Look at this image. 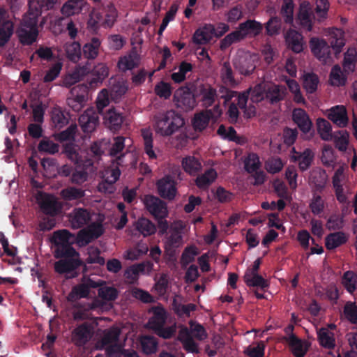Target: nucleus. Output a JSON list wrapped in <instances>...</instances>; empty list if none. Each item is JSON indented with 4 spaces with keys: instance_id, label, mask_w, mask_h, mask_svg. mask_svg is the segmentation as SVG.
Returning a JSON list of instances; mask_svg holds the SVG:
<instances>
[{
    "instance_id": "f257e3e1",
    "label": "nucleus",
    "mask_w": 357,
    "mask_h": 357,
    "mask_svg": "<svg viewBox=\"0 0 357 357\" xmlns=\"http://www.w3.org/2000/svg\"><path fill=\"white\" fill-rule=\"evenodd\" d=\"M154 129L162 137H169L185 125L182 116L174 110H168L154 116Z\"/></svg>"
},
{
    "instance_id": "f03ea898",
    "label": "nucleus",
    "mask_w": 357,
    "mask_h": 357,
    "mask_svg": "<svg viewBox=\"0 0 357 357\" xmlns=\"http://www.w3.org/2000/svg\"><path fill=\"white\" fill-rule=\"evenodd\" d=\"M70 237L73 236L66 229L54 232L51 241L56 246L54 255L56 258L77 255V252L71 246L73 242L70 241Z\"/></svg>"
},
{
    "instance_id": "7ed1b4c3",
    "label": "nucleus",
    "mask_w": 357,
    "mask_h": 357,
    "mask_svg": "<svg viewBox=\"0 0 357 357\" xmlns=\"http://www.w3.org/2000/svg\"><path fill=\"white\" fill-rule=\"evenodd\" d=\"M257 62V55L245 52L236 54L232 59L234 68L240 74L245 76H248L254 72Z\"/></svg>"
},
{
    "instance_id": "20e7f679",
    "label": "nucleus",
    "mask_w": 357,
    "mask_h": 357,
    "mask_svg": "<svg viewBox=\"0 0 357 357\" xmlns=\"http://www.w3.org/2000/svg\"><path fill=\"white\" fill-rule=\"evenodd\" d=\"M102 282H96L84 276L82 278L81 283L77 284L72 288L71 291L67 296V300L69 302L73 303L82 298H88L90 294L91 288H97L101 286Z\"/></svg>"
},
{
    "instance_id": "39448f33",
    "label": "nucleus",
    "mask_w": 357,
    "mask_h": 357,
    "mask_svg": "<svg viewBox=\"0 0 357 357\" xmlns=\"http://www.w3.org/2000/svg\"><path fill=\"white\" fill-rule=\"evenodd\" d=\"M310 47L314 56L324 65H331L333 62L331 54V46L328 43L319 38H312Z\"/></svg>"
},
{
    "instance_id": "423d86ee",
    "label": "nucleus",
    "mask_w": 357,
    "mask_h": 357,
    "mask_svg": "<svg viewBox=\"0 0 357 357\" xmlns=\"http://www.w3.org/2000/svg\"><path fill=\"white\" fill-rule=\"evenodd\" d=\"M88 100V87L85 84H78L70 89L67 98V103L74 111L81 110Z\"/></svg>"
},
{
    "instance_id": "0eeeda50",
    "label": "nucleus",
    "mask_w": 357,
    "mask_h": 357,
    "mask_svg": "<svg viewBox=\"0 0 357 357\" xmlns=\"http://www.w3.org/2000/svg\"><path fill=\"white\" fill-rule=\"evenodd\" d=\"M174 100L177 108L188 112L196 106V100L188 86L180 87L174 95Z\"/></svg>"
},
{
    "instance_id": "6e6552de",
    "label": "nucleus",
    "mask_w": 357,
    "mask_h": 357,
    "mask_svg": "<svg viewBox=\"0 0 357 357\" xmlns=\"http://www.w3.org/2000/svg\"><path fill=\"white\" fill-rule=\"evenodd\" d=\"M104 232V229L100 223H92L86 228L79 231L77 236V243L82 246L86 245L94 239L100 237Z\"/></svg>"
},
{
    "instance_id": "1a4fd4ad",
    "label": "nucleus",
    "mask_w": 357,
    "mask_h": 357,
    "mask_svg": "<svg viewBox=\"0 0 357 357\" xmlns=\"http://www.w3.org/2000/svg\"><path fill=\"white\" fill-rule=\"evenodd\" d=\"M144 203L147 211L154 218L167 217L169 212L167 204L158 197L153 195H146Z\"/></svg>"
},
{
    "instance_id": "9d476101",
    "label": "nucleus",
    "mask_w": 357,
    "mask_h": 357,
    "mask_svg": "<svg viewBox=\"0 0 357 357\" xmlns=\"http://www.w3.org/2000/svg\"><path fill=\"white\" fill-rule=\"evenodd\" d=\"M79 123L83 132L91 133L99 124V117L94 108L86 109L79 118Z\"/></svg>"
},
{
    "instance_id": "9b49d317",
    "label": "nucleus",
    "mask_w": 357,
    "mask_h": 357,
    "mask_svg": "<svg viewBox=\"0 0 357 357\" xmlns=\"http://www.w3.org/2000/svg\"><path fill=\"white\" fill-rule=\"evenodd\" d=\"M79 256L78 252L77 255L63 256V259L54 263L55 271L60 274L73 271L82 264Z\"/></svg>"
},
{
    "instance_id": "f8f14e48",
    "label": "nucleus",
    "mask_w": 357,
    "mask_h": 357,
    "mask_svg": "<svg viewBox=\"0 0 357 357\" xmlns=\"http://www.w3.org/2000/svg\"><path fill=\"white\" fill-rule=\"evenodd\" d=\"M159 195L163 199L173 200L176 194V183L170 176H165L157 182Z\"/></svg>"
},
{
    "instance_id": "ddd939ff",
    "label": "nucleus",
    "mask_w": 357,
    "mask_h": 357,
    "mask_svg": "<svg viewBox=\"0 0 357 357\" xmlns=\"http://www.w3.org/2000/svg\"><path fill=\"white\" fill-rule=\"evenodd\" d=\"M93 332L87 323H84L74 329L72 342L78 347L84 346L91 338Z\"/></svg>"
},
{
    "instance_id": "4468645a",
    "label": "nucleus",
    "mask_w": 357,
    "mask_h": 357,
    "mask_svg": "<svg viewBox=\"0 0 357 357\" xmlns=\"http://www.w3.org/2000/svg\"><path fill=\"white\" fill-rule=\"evenodd\" d=\"M292 119L304 134L310 132L312 128V122L309 115L301 108H296L293 110Z\"/></svg>"
},
{
    "instance_id": "2eb2a0df",
    "label": "nucleus",
    "mask_w": 357,
    "mask_h": 357,
    "mask_svg": "<svg viewBox=\"0 0 357 357\" xmlns=\"http://www.w3.org/2000/svg\"><path fill=\"white\" fill-rule=\"evenodd\" d=\"M38 198L42 211L48 215H55L60 210V206L56 198L51 195L40 194Z\"/></svg>"
},
{
    "instance_id": "dca6fc26",
    "label": "nucleus",
    "mask_w": 357,
    "mask_h": 357,
    "mask_svg": "<svg viewBox=\"0 0 357 357\" xmlns=\"http://www.w3.org/2000/svg\"><path fill=\"white\" fill-rule=\"evenodd\" d=\"M149 312H153V315L149 319L146 327L153 331L163 327L167 318L165 309L162 306H155L151 307Z\"/></svg>"
},
{
    "instance_id": "f3484780",
    "label": "nucleus",
    "mask_w": 357,
    "mask_h": 357,
    "mask_svg": "<svg viewBox=\"0 0 357 357\" xmlns=\"http://www.w3.org/2000/svg\"><path fill=\"white\" fill-rule=\"evenodd\" d=\"M91 220L90 213L84 208H75L69 215V221L74 229H79L87 225Z\"/></svg>"
},
{
    "instance_id": "a211bd4d",
    "label": "nucleus",
    "mask_w": 357,
    "mask_h": 357,
    "mask_svg": "<svg viewBox=\"0 0 357 357\" xmlns=\"http://www.w3.org/2000/svg\"><path fill=\"white\" fill-rule=\"evenodd\" d=\"M104 124L111 130H119L123 122V116L119 112H117L114 108L109 109L105 114Z\"/></svg>"
},
{
    "instance_id": "6ab92c4d",
    "label": "nucleus",
    "mask_w": 357,
    "mask_h": 357,
    "mask_svg": "<svg viewBox=\"0 0 357 357\" xmlns=\"http://www.w3.org/2000/svg\"><path fill=\"white\" fill-rule=\"evenodd\" d=\"M215 26L213 24H205L195 32L192 40L197 45H205L208 43L214 36Z\"/></svg>"
},
{
    "instance_id": "aec40b11",
    "label": "nucleus",
    "mask_w": 357,
    "mask_h": 357,
    "mask_svg": "<svg viewBox=\"0 0 357 357\" xmlns=\"http://www.w3.org/2000/svg\"><path fill=\"white\" fill-rule=\"evenodd\" d=\"M330 35V46L335 51V55L337 57L342 52V47L345 45L344 31L337 28H331L328 30Z\"/></svg>"
},
{
    "instance_id": "412c9836",
    "label": "nucleus",
    "mask_w": 357,
    "mask_h": 357,
    "mask_svg": "<svg viewBox=\"0 0 357 357\" xmlns=\"http://www.w3.org/2000/svg\"><path fill=\"white\" fill-rule=\"evenodd\" d=\"M264 91L265 98L272 105L284 100L287 94L285 86L282 85H270Z\"/></svg>"
},
{
    "instance_id": "4be33fe9",
    "label": "nucleus",
    "mask_w": 357,
    "mask_h": 357,
    "mask_svg": "<svg viewBox=\"0 0 357 357\" xmlns=\"http://www.w3.org/2000/svg\"><path fill=\"white\" fill-rule=\"evenodd\" d=\"M328 118L340 128L345 127L349 121L346 107L342 105L332 107L328 111Z\"/></svg>"
},
{
    "instance_id": "5701e85b",
    "label": "nucleus",
    "mask_w": 357,
    "mask_h": 357,
    "mask_svg": "<svg viewBox=\"0 0 357 357\" xmlns=\"http://www.w3.org/2000/svg\"><path fill=\"white\" fill-rule=\"evenodd\" d=\"M121 330L117 327L111 328L105 331L104 335L102 338V344L105 346L109 345L107 348L108 354H111L117 348L116 342L119 340Z\"/></svg>"
},
{
    "instance_id": "b1692460",
    "label": "nucleus",
    "mask_w": 357,
    "mask_h": 357,
    "mask_svg": "<svg viewBox=\"0 0 357 357\" xmlns=\"http://www.w3.org/2000/svg\"><path fill=\"white\" fill-rule=\"evenodd\" d=\"M178 340L183 344V348L188 352L199 353L198 346L194 341L189 330L183 327L178 332Z\"/></svg>"
},
{
    "instance_id": "393cba45",
    "label": "nucleus",
    "mask_w": 357,
    "mask_h": 357,
    "mask_svg": "<svg viewBox=\"0 0 357 357\" xmlns=\"http://www.w3.org/2000/svg\"><path fill=\"white\" fill-rule=\"evenodd\" d=\"M286 41L288 47L296 53H300L303 50V36L295 30H289L287 32Z\"/></svg>"
},
{
    "instance_id": "a878e982",
    "label": "nucleus",
    "mask_w": 357,
    "mask_h": 357,
    "mask_svg": "<svg viewBox=\"0 0 357 357\" xmlns=\"http://www.w3.org/2000/svg\"><path fill=\"white\" fill-rule=\"evenodd\" d=\"M310 3L308 1H304L300 4L298 19L302 27L307 31H310L312 28V22L310 19Z\"/></svg>"
},
{
    "instance_id": "bb28decb",
    "label": "nucleus",
    "mask_w": 357,
    "mask_h": 357,
    "mask_svg": "<svg viewBox=\"0 0 357 357\" xmlns=\"http://www.w3.org/2000/svg\"><path fill=\"white\" fill-rule=\"evenodd\" d=\"M139 55L133 49L128 56H125L119 61L118 66L123 71L132 70L139 66Z\"/></svg>"
},
{
    "instance_id": "cd10ccee",
    "label": "nucleus",
    "mask_w": 357,
    "mask_h": 357,
    "mask_svg": "<svg viewBox=\"0 0 357 357\" xmlns=\"http://www.w3.org/2000/svg\"><path fill=\"white\" fill-rule=\"evenodd\" d=\"M238 29L245 38L248 34H253L255 36L259 35L263 29V26L255 20H248L243 23H241Z\"/></svg>"
},
{
    "instance_id": "c85d7f7f",
    "label": "nucleus",
    "mask_w": 357,
    "mask_h": 357,
    "mask_svg": "<svg viewBox=\"0 0 357 357\" xmlns=\"http://www.w3.org/2000/svg\"><path fill=\"white\" fill-rule=\"evenodd\" d=\"M17 33L19 40L22 44L29 45L36 40L38 31V29L20 27L17 31Z\"/></svg>"
},
{
    "instance_id": "c756f323",
    "label": "nucleus",
    "mask_w": 357,
    "mask_h": 357,
    "mask_svg": "<svg viewBox=\"0 0 357 357\" xmlns=\"http://www.w3.org/2000/svg\"><path fill=\"white\" fill-rule=\"evenodd\" d=\"M327 178V174L324 169L316 168L310 172L309 181L315 186L317 190H321L325 187Z\"/></svg>"
},
{
    "instance_id": "7c9ffc66",
    "label": "nucleus",
    "mask_w": 357,
    "mask_h": 357,
    "mask_svg": "<svg viewBox=\"0 0 357 357\" xmlns=\"http://www.w3.org/2000/svg\"><path fill=\"white\" fill-rule=\"evenodd\" d=\"M325 240L326 248L328 250H333L344 244L347 241V238L344 233L339 231L328 234Z\"/></svg>"
},
{
    "instance_id": "2f4dec72",
    "label": "nucleus",
    "mask_w": 357,
    "mask_h": 357,
    "mask_svg": "<svg viewBox=\"0 0 357 357\" xmlns=\"http://www.w3.org/2000/svg\"><path fill=\"white\" fill-rule=\"evenodd\" d=\"M136 229L144 236H149L155 233V225L146 218H140L135 224Z\"/></svg>"
},
{
    "instance_id": "473e14b6",
    "label": "nucleus",
    "mask_w": 357,
    "mask_h": 357,
    "mask_svg": "<svg viewBox=\"0 0 357 357\" xmlns=\"http://www.w3.org/2000/svg\"><path fill=\"white\" fill-rule=\"evenodd\" d=\"M182 167L187 173L192 176L197 174L202 169L201 162L194 156L183 158Z\"/></svg>"
},
{
    "instance_id": "72a5a7b5",
    "label": "nucleus",
    "mask_w": 357,
    "mask_h": 357,
    "mask_svg": "<svg viewBox=\"0 0 357 357\" xmlns=\"http://www.w3.org/2000/svg\"><path fill=\"white\" fill-rule=\"evenodd\" d=\"M208 113L210 114V112L204 110L195 114L192 124L195 131L202 132L206 128L211 119Z\"/></svg>"
},
{
    "instance_id": "f704fd0d",
    "label": "nucleus",
    "mask_w": 357,
    "mask_h": 357,
    "mask_svg": "<svg viewBox=\"0 0 357 357\" xmlns=\"http://www.w3.org/2000/svg\"><path fill=\"white\" fill-rule=\"evenodd\" d=\"M60 195L66 201L79 200L85 196V190L82 188L70 186L61 190Z\"/></svg>"
},
{
    "instance_id": "c9c22d12",
    "label": "nucleus",
    "mask_w": 357,
    "mask_h": 357,
    "mask_svg": "<svg viewBox=\"0 0 357 357\" xmlns=\"http://www.w3.org/2000/svg\"><path fill=\"white\" fill-rule=\"evenodd\" d=\"M93 78L89 82L91 86L99 82H102L109 75L108 68L103 63H98L92 70Z\"/></svg>"
},
{
    "instance_id": "e433bc0d",
    "label": "nucleus",
    "mask_w": 357,
    "mask_h": 357,
    "mask_svg": "<svg viewBox=\"0 0 357 357\" xmlns=\"http://www.w3.org/2000/svg\"><path fill=\"white\" fill-rule=\"evenodd\" d=\"M217 178V173L214 169H209L204 174L199 175L195 179L197 186L200 189L207 188Z\"/></svg>"
},
{
    "instance_id": "4c0bfd02",
    "label": "nucleus",
    "mask_w": 357,
    "mask_h": 357,
    "mask_svg": "<svg viewBox=\"0 0 357 357\" xmlns=\"http://www.w3.org/2000/svg\"><path fill=\"white\" fill-rule=\"evenodd\" d=\"M221 78L222 82L229 86L234 87L238 84V82L234 78L231 66L229 61H225L222 64Z\"/></svg>"
},
{
    "instance_id": "58836bf2",
    "label": "nucleus",
    "mask_w": 357,
    "mask_h": 357,
    "mask_svg": "<svg viewBox=\"0 0 357 357\" xmlns=\"http://www.w3.org/2000/svg\"><path fill=\"white\" fill-rule=\"evenodd\" d=\"M357 61V51L355 48L350 47L344 54L343 61V69L344 72H353L355 69Z\"/></svg>"
},
{
    "instance_id": "ea45409f",
    "label": "nucleus",
    "mask_w": 357,
    "mask_h": 357,
    "mask_svg": "<svg viewBox=\"0 0 357 357\" xmlns=\"http://www.w3.org/2000/svg\"><path fill=\"white\" fill-rule=\"evenodd\" d=\"M181 298L178 296H174L172 302V309L178 316L186 315L190 317V311L196 309V305L192 303L183 305L180 303Z\"/></svg>"
},
{
    "instance_id": "a19ab883",
    "label": "nucleus",
    "mask_w": 357,
    "mask_h": 357,
    "mask_svg": "<svg viewBox=\"0 0 357 357\" xmlns=\"http://www.w3.org/2000/svg\"><path fill=\"white\" fill-rule=\"evenodd\" d=\"M317 126L318 133L323 140L329 141L332 139V128L327 120L319 118L317 120Z\"/></svg>"
},
{
    "instance_id": "79ce46f5",
    "label": "nucleus",
    "mask_w": 357,
    "mask_h": 357,
    "mask_svg": "<svg viewBox=\"0 0 357 357\" xmlns=\"http://www.w3.org/2000/svg\"><path fill=\"white\" fill-rule=\"evenodd\" d=\"M289 346L291 348L292 353L296 357H303L307 348L303 345V343L294 334H291L288 339Z\"/></svg>"
},
{
    "instance_id": "37998d69",
    "label": "nucleus",
    "mask_w": 357,
    "mask_h": 357,
    "mask_svg": "<svg viewBox=\"0 0 357 357\" xmlns=\"http://www.w3.org/2000/svg\"><path fill=\"white\" fill-rule=\"evenodd\" d=\"M347 78L341 70L339 65H335L330 73L329 82L331 85L335 86H344Z\"/></svg>"
},
{
    "instance_id": "c03bdc74",
    "label": "nucleus",
    "mask_w": 357,
    "mask_h": 357,
    "mask_svg": "<svg viewBox=\"0 0 357 357\" xmlns=\"http://www.w3.org/2000/svg\"><path fill=\"white\" fill-rule=\"evenodd\" d=\"M14 24L10 20L3 22L0 28V47H3L13 33Z\"/></svg>"
},
{
    "instance_id": "a18cd8bd",
    "label": "nucleus",
    "mask_w": 357,
    "mask_h": 357,
    "mask_svg": "<svg viewBox=\"0 0 357 357\" xmlns=\"http://www.w3.org/2000/svg\"><path fill=\"white\" fill-rule=\"evenodd\" d=\"M144 139V150L150 158H156V155L153 150V134L150 129H142L141 130Z\"/></svg>"
},
{
    "instance_id": "49530a36",
    "label": "nucleus",
    "mask_w": 357,
    "mask_h": 357,
    "mask_svg": "<svg viewBox=\"0 0 357 357\" xmlns=\"http://www.w3.org/2000/svg\"><path fill=\"white\" fill-rule=\"evenodd\" d=\"M40 13V11L37 9L35 11L30 10L23 17L20 27L38 29V17Z\"/></svg>"
},
{
    "instance_id": "de8ad7c7",
    "label": "nucleus",
    "mask_w": 357,
    "mask_h": 357,
    "mask_svg": "<svg viewBox=\"0 0 357 357\" xmlns=\"http://www.w3.org/2000/svg\"><path fill=\"white\" fill-rule=\"evenodd\" d=\"M102 282V285L100 286V288L98 289L99 298L104 300L105 301H114L118 296V291L116 290V289L112 287L103 286L105 282Z\"/></svg>"
},
{
    "instance_id": "09e8293b",
    "label": "nucleus",
    "mask_w": 357,
    "mask_h": 357,
    "mask_svg": "<svg viewBox=\"0 0 357 357\" xmlns=\"http://www.w3.org/2000/svg\"><path fill=\"white\" fill-rule=\"evenodd\" d=\"M303 88L307 93H312L317 89L319 84V77L314 73H306L303 76Z\"/></svg>"
},
{
    "instance_id": "8fccbe9b",
    "label": "nucleus",
    "mask_w": 357,
    "mask_h": 357,
    "mask_svg": "<svg viewBox=\"0 0 357 357\" xmlns=\"http://www.w3.org/2000/svg\"><path fill=\"white\" fill-rule=\"evenodd\" d=\"M244 280L249 287H258L264 289L269 286L268 280L260 275H245Z\"/></svg>"
},
{
    "instance_id": "3c124183",
    "label": "nucleus",
    "mask_w": 357,
    "mask_h": 357,
    "mask_svg": "<svg viewBox=\"0 0 357 357\" xmlns=\"http://www.w3.org/2000/svg\"><path fill=\"white\" fill-rule=\"evenodd\" d=\"M342 283L349 292H354L356 289L357 275L350 271L345 272L342 278Z\"/></svg>"
},
{
    "instance_id": "603ef678",
    "label": "nucleus",
    "mask_w": 357,
    "mask_h": 357,
    "mask_svg": "<svg viewBox=\"0 0 357 357\" xmlns=\"http://www.w3.org/2000/svg\"><path fill=\"white\" fill-rule=\"evenodd\" d=\"M200 93L202 95V101L207 106H211L215 101L216 96V90L211 86H200Z\"/></svg>"
},
{
    "instance_id": "864d4df0",
    "label": "nucleus",
    "mask_w": 357,
    "mask_h": 357,
    "mask_svg": "<svg viewBox=\"0 0 357 357\" xmlns=\"http://www.w3.org/2000/svg\"><path fill=\"white\" fill-rule=\"evenodd\" d=\"M65 50L67 57L72 61H77L81 56L80 45L77 42L66 43Z\"/></svg>"
},
{
    "instance_id": "5fc2aeb1",
    "label": "nucleus",
    "mask_w": 357,
    "mask_h": 357,
    "mask_svg": "<svg viewBox=\"0 0 357 357\" xmlns=\"http://www.w3.org/2000/svg\"><path fill=\"white\" fill-rule=\"evenodd\" d=\"M244 39L243 34L239 31L238 28L226 36L220 42V48L224 50L229 47L232 43L240 41Z\"/></svg>"
},
{
    "instance_id": "6e6d98bb",
    "label": "nucleus",
    "mask_w": 357,
    "mask_h": 357,
    "mask_svg": "<svg viewBox=\"0 0 357 357\" xmlns=\"http://www.w3.org/2000/svg\"><path fill=\"white\" fill-rule=\"evenodd\" d=\"M127 90L128 86L125 82H114L111 86L110 96L113 100H118L126 93Z\"/></svg>"
},
{
    "instance_id": "4d7b16f0",
    "label": "nucleus",
    "mask_w": 357,
    "mask_h": 357,
    "mask_svg": "<svg viewBox=\"0 0 357 357\" xmlns=\"http://www.w3.org/2000/svg\"><path fill=\"white\" fill-rule=\"evenodd\" d=\"M298 166L301 171L307 169L314 158V153L310 149H306L302 153L299 154Z\"/></svg>"
},
{
    "instance_id": "13d9d810",
    "label": "nucleus",
    "mask_w": 357,
    "mask_h": 357,
    "mask_svg": "<svg viewBox=\"0 0 357 357\" xmlns=\"http://www.w3.org/2000/svg\"><path fill=\"white\" fill-rule=\"evenodd\" d=\"M141 344L144 352L150 354L156 351L158 342L154 337L147 335L142 337Z\"/></svg>"
},
{
    "instance_id": "bf43d9fd",
    "label": "nucleus",
    "mask_w": 357,
    "mask_h": 357,
    "mask_svg": "<svg viewBox=\"0 0 357 357\" xmlns=\"http://www.w3.org/2000/svg\"><path fill=\"white\" fill-rule=\"evenodd\" d=\"M330 3L328 0H317L314 9L318 21H322L327 17Z\"/></svg>"
},
{
    "instance_id": "052dcab7",
    "label": "nucleus",
    "mask_w": 357,
    "mask_h": 357,
    "mask_svg": "<svg viewBox=\"0 0 357 357\" xmlns=\"http://www.w3.org/2000/svg\"><path fill=\"white\" fill-rule=\"evenodd\" d=\"M59 146L58 144H56L50 139H43L38 144V150L39 152L54 154L59 151Z\"/></svg>"
},
{
    "instance_id": "680f3d73",
    "label": "nucleus",
    "mask_w": 357,
    "mask_h": 357,
    "mask_svg": "<svg viewBox=\"0 0 357 357\" xmlns=\"http://www.w3.org/2000/svg\"><path fill=\"white\" fill-rule=\"evenodd\" d=\"M88 178L89 174L85 169H75L70 178V181L73 184L81 185L88 180Z\"/></svg>"
},
{
    "instance_id": "e2e57ef3",
    "label": "nucleus",
    "mask_w": 357,
    "mask_h": 357,
    "mask_svg": "<svg viewBox=\"0 0 357 357\" xmlns=\"http://www.w3.org/2000/svg\"><path fill=\"white\" fill-rule=\"evenodd\" d=\"M261 167V162L258 155L255 153L249 154L245 160V169L249 173H253Z\"/></svg>"
},
{
    "instance_id": "0e129e2a",
    "label": "nucleus",
    "mask_w": 357,
    "mask_h": 357,
    "mask_svg": "<svg viewBox=\"0 0 357 357\" xmlns=\"http://www.w3.org/2000/svg\"><path fill=\"white\" fill-rule=\"evenodd\" d=\"M294 4L292 0H284L281 8V14L286 23L293 22Z\"/></svg>"
},
{
    "instance_id": "69168bd1",
    "label": "nucleus",
    "mask_w": 357,
    "mask_h": 357,
    "mask_svg": "<svg viewBox=\"0 0 357 357\" xmlns=\"http://www.w3.org/2000/svg\"><path fill=\"white\" fill-rule=\"evenodd\" d=\"M319 338L322 346L328 348L334 347V339L333 338L332 333L328 329L321 328L319 332Z\"/></svg>"
},
{
    "instance_id": "338daca9",
    "label": "nucleus",
    "mask_w": 357,
    "mask_h": 357,
    "mask_svg": "<svg viewBox=\"0 0 357 357\" xmlns=\"http://www.w3.org/2000/svg\"><path fill=\"white\" fill-rule=\"evenodd\" d=\"M283 163L279 158H271L265 162V169L271 174H275L282 170Z\"/></svg>"
},
{
    "instance_id": "774afa93",
    "label": "nucleus",
    "mask_w": 357,
    "mask_h": 357,
    "mask_svg": "<svg viewBox=\"0 0 357 357\" xmlns=\"http://www.w3.org/2000/svg\"><path fill=\"white\" fill-rule=\"evenodd\" d=\"M344 313L349 321L357 324V305L355 303H346L344 307Z\"/></svg>"
}]
</instances>
